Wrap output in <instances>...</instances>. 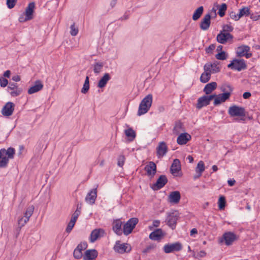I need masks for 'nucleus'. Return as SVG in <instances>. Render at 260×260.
<instances>
[{"label":"nucleus","mask_w":260,"mask_h":260,"mask_svg":"<svg viewBox=\"0 0 260 260\" xmlns=\"http://www.w3.org/2000/svg\"><path fill=\"white\" fill-rule=\"evenodd\" d=\"M222 93H229V98L233 90V88L229 84H223L220 87Z\"/></svg>","instance_id":"nucleus-35"},{"label":"nucleus","mask_w":260,"mask_h":260,"mask_svg":"<svg viewBox=\"0 0 260 260\" xmlns=\"http://www.w3.org/2000/svg\"><path fill=\"white\" fill-rule=\"evenodd\" d=\"M181 198L180 193L178 191H172L169 196V202L171 203H178Z\"/></svg>","instance_id":"nucleus-30"},{"label":"nucleus","mask_w":260,"mask_h":260,"mask_svg":"<svg viewBox=\"0 0 260 260\" xmlns=\"http://www.w3.org/2000/svg\"><path fill=\"white\" fill-rule=\"evenodd\" d=\"M70 29V34L72 36H75L78 34V29L77 27H75L74 23L71 25Z\"/></svg>","instance_id":"nucleus-50"},{"label":"nucleus","mask_w":260,"mask_h":260,"mask_svg":"<svg viewBox=\"0 0 260 260\" xmlns=\"http://www.w3.org/2000/svg\"><path fill=\"white\" fill-rule=\"evenodd\" d=\"M12 79L15 82H18L20 81V77L19 75H15L12 77Z\"/></svg>","instance_id":"nucleus-60"},{"label":"nucleus","mask_w":260,"mask_h":260,"mask_svg":"<svg viewBox=\"0 0 260 260\" xmlns=\"http://www.w3.org/2000/svg\"><path fill=\"white\" fill-rule=\"evenodd\" d=\"M115 251L119 253H124L130 252L131 247L127 243L121 244L120 241H117L113 248Z\"/></svg>","instance_id":"nucleus-5"},{"label":"nucleus","mask_w":260,"mask_h":260,"mask_svg":"<svg viewBox=\"0 0 260 260\" xmlns=\"http://www.w3.org/2000/svg\"><path fill=\"white\" fill-rule=\"evenodd\" d=\"M191 139V136L187 133L180 134L177 138V142L179 145L186 144Z\"/></svg>","instance_id":"nucleus-29"},{"label":"nucleus","mask_w":260,"mask_h":260,"mask_svg":"<svg viewBox=\"0 0 260 260\" xmlns=\"http://www.w3.org/2000/svg\"><path fill=\"white\" fill-rule=\"evenodd\" d=\"M117 0H111L110 3V6L112 8H114L116 3H117Z\"/></svg>","instance_id":"nucleus-62"},{"label":"nucleus","mask_w":260,"mask_h":260,"mask_svg":"<svg viewBox=\"0 0 260 260\" xmlns=\"http://www.w3.org/2000/svg\"><path fill=\"white\" fill-rule=\"evenodd\" d=\"M211 14L208 13L206 14L202 19L200 23V28L202 30H207L208 29L211 24Z\"/></svg>","instance_id":"nucleus-20"},{"label":"nucleus","mask_w":260,"mask_h":260,"mask_svg":"<svg viewBox=\"0 0 260 260\" xmlns=\"http://www.w3.org/2000/svg\"><path fill=\"white\" fill-rule=\"evenodd\" d=\"M35 8V3L31 2L28 4L25 11V19L31 20L33 18V13Z\"/></svg>","instance_id":"nucleus-24"},{"label":"nucleus","mask_w":260,"mask_h":260,"mask_svg":"<svg viewBox=\"0 0 260 260\" xmlns=\"http://www.w3.org/2000/svg\"><path fill=\"white\" fill-rule=\"evenodd\" d=\"M239 14L240 18L244 16H248L250 14V9L248 7H243L239 10Z\"/></svg>","instance_id":"nucleus-43"},{"label":"nucleus","mask_w":260,"mask_h":260,"mask_svg":"<svg viewBox=\"0 0 260 260\" xmlns=\"http://www.w3.org/2000/svg\"><path fill=\"white\" fill-rule=\"evenodd\" d=\"M129 17V15L127 12H125L124 14L120 18L121 21L127 20Z\"/></svg>","instance_id":"nucleus-58"},{"label":"nucleus","mask_w":260,"mask_h":260,"mask_svg":"<svg viewBox=\"0 0 260 260\" xmlns=\"http://www.w3.org/2000/svg\"><path fill=\"white\" fill-rule=\"evenodd\" d=\"M8 84V81L7 79L4 77H0V85L2 87H6Z\"/></svg>","instance_id":"nucleus-54"},{"label":"nucleus","mask_w":260,"mask_h":260,"mask_svg":"<svg viewBox=\"0 0 260 260\" xmlns=\"http://www.w3.org/2000/svg\"><path fill=\"white\" fill-rule=\"evenodd\" d=\"M98 255V251L95 249L87 250L83 256V260H95Z\"/></svg>","instance_id":"nucleus-23"},{"label":"nucleus","mask_w":260,"mask_h":260,"mask_svg":"<svg viewBox=\"0 0 260 260\" xmlns=\"http://www.w3.org/2000/svg\"><path fill=\"white\" fill-rule=\"evenodd\" d=\"M217 87V83L215 82H212L206 84L203 89L206 94H209Z\"/></svg>","instance_id":"nucleus-34"},{"label":"nucleus","mask_w":260,"mask_h":260,"mask_svg":"<svg viewBox=\"0 0 260 260\" xmlns=\"http://www.w3.org/2000/svg\"><path fill=\"white\" fill-rule=\"evenodd\" d=\"M164 234L161 229H158L151 232L149 235V238L153 240H159L163 237Z\"/></svg>","instance_id":"nucleus-27"},{"label":"nucleus","mask_w":260,"mask_h":260,"mask_svg":"<svg viewBox=\"0 0 260 260\" xmlns=\"http://www.w3.org/2000/svg\"><path fill=\"white\" fill-rule=\"evenodd\" d=\"M215 45L214 44H211L208 48L206 49V52L207 53H212V51L215 48Z\"/></svg>","instance_id":"nucleus-57"},{"label":"nucleus","mask_w":260,"mask_h":260,"mask_svg":"<svg viewBox=\"0 0 260 260\" xmlns=\"http://www.w3.org/2000/svg\"><path fill=\"white\" fill-rule=\"evenodd\" d=\"M73 255L74 257L77 259H80L83 256L82 252L77 248L75 249L73 252Z\"/></svg>","instance_id":"nucleus-45"},{"label":"nucleus","mask_w":260,"mask_h":260,"mask_svg":"<svg viewBox=\"0 0 260 260\" xmlns=\"http://www.w3.org/2000/svg\"><path fill=\"white\" fill-rule=\"evenodd\" d=\"M15 150L14 148L9 147L7 150L5 148L0 150V168L7 166L10 159L14 158Z\"/></svg>","instance_id":"nucleus-1"},{"label":"nucleus","mask_w":260,"mask_h":260,"mask_svg":"<svg viewBox=\"0 0 260 260\" xmlns=\"http://www.w3.org/2000/svg\"><path fill=\"white\" fill-rule=\"evenodd\" d=\"M251 93L249 92H245L243 94V97L244 99H247L251 96Z\"/></svg>","instance_id":"nucleus-59"},{"label":"nucleus","mask_w":260,"mask_h":260,"mask_svg":"<svg viewBox=\"0 0 260 260\" xmlns=\"http://www.w3.org/2000/svg\"><path fill=\"white\" fill-rule=\"evenodd\" d=\"M182 249V244L180 242L165 244L163 250L166 253H170L174 251H179Z\"/></svg>","instance_id":"nucleus-6"},{"label":"nucleus","mask_w":260,"mask_h":260,"mask_svg":"<svg viewBox=\"0 0 260 260\" xmlns=\"http://www.w3.org/2000/svg\"><path fill=\"white\" fill-rule=\"evenodd\" d=\"M97 187L98 185H96L95 188L91 189L87 194L85 199L87 203L90 205H93L94 204L97 197Z\"/></svg>","instance_id":"nucleus-14"},{"label":"nucleus","mask_w":260,"mask_h":260,"mask_svg":"<svg viewBox=\"0 0 260 260\" xmlns=\"http://www.w3.org/2000/svg\"><path fill=\"white\" fill-rule=\"evenodd\" d=\"M105 231L102 229H96L93 230L90 235V241L94 242L98 238L104 236Z\"/></svg>","instance_id":"nucleus-18"},{"label":"nucleus","mask_w":260,"mask_h":260,"mask_svg":"<svg viewBox=\"0 0 260 260\" xmlns=\"http://www.w3.org/2000/svg\"><path fill=\"white\" fill-rule=\"evenodd\" d=\"M92 67L94 74L98 75L102 72L104 67V63L100 61L95 62L92 64Z\"/></svg>","instance_id":"nucleus-36"},{"label":"nucleus","mask_w":260,"mask_h":260,"mask_svg":"<svg viewBox=\"0 0 260 260\" xmlns=\"http://www.w3.org/2000/svg\"><path fill=\"white\" fill-rule=\"evenodd\" d=\"M80 214L81 213H79L78 210H76L75 211V212L73 213L71 219L76 222V221Z\"/></svg>","instance_id":"nucleus-56"},{"label":"nucleus","mask_w":260,"mask_h":260,"mask_svg":"<svg viewBox=\"0 0 260 260\" xmlns=\"http://www.w3.org/2000/svg\"><path fill=\"white\" fill-rule=\"evenodd\" d=\"M250 47L247 45H242L237 48L236 50L237 56L241 57L245 56L246 58H249L252 56L251 53H249Z\"/></svg>","instance_id":"nucleus-8"},{"label":"nucleus","mask_w":260,"mask_h":260,"mask_svg":"<svg viewBox=\"0 0 260 260\" xmlns=\"http://www.w3.org/2000/svg\"><path fill=\"white\" fill-rule=\"evenodd\" d=\"M125 135L128 138L129 141H133L136 138V132L132 128H128L124 131Z\"/></svg>","instance_id":"nucleus-38"},{"label":"nucleus","mask_w":260,"mask_h":260,"mask_svg":"<svg viewBox=\"0 0 260 260\" xmlns=\"http://www.w3.org/2000/svg\"><path fill=\"white\" fill-rule=\"evenodd\" d=\"M218 207L220 209H222L225 207V200L224 197L221 196L218 200Z\"/></svg>","instance_id":"nucleus-46"},{"label":"nucleus","mask_w":260,"mask_h":260,"mask_svg":"<svg viewBox=\"0 0 260 260\" xmlns=\"http://www.w3.org/2000/svg\"><path fill=\"white\" fill-rule=\"evenodd\" d=\"M228 113L231 117H245L246 115L245 109L236 105L230 107Z\"/></svg>","instance_id":"nucleus-4"},{"label":"nucleus","mask_w":260,"mask_h":260,"mask_svg":"<svg viewBox=\"0 0 260 260\" xmlns=\"http://www.w3.org/2000/svg\"><path fill=\"white\" fill-rule=\"evenodd\" d=\"M233 39V36L230 33L223 32L220 31L216 37V40L218 42L221 44H225L228 41L232 40Z\"/></svg>","instance_id":"nucleus-15"},{"label":"nucleus","mask_w":260,"mask_h":260,"mask_svg":"<svg viewBox=\"0 0 260 260\" xmlns=\"http://www.w3.org/2000/svg\"><path fill=\"white\" fill-rule=\"evenodd\" d=\"M230 16L231 19L234 20L235 21H238L241 18L239 16V13L236 14L235 12L233 11L230 12Z\"/></svg>","instance_id":"nucleus-53"},{"label":"nucleus","mask_w":260,"mask_h":260,"mask_svg":"<svg viewBox=\"0 0 260 260\" xmlns=\"http://www.w3.org/2000/svg\"><path fill=\"white\" fill-rule=\"evenodd\" d=\"M168 182V179L165 175H162L157 179L156 182L152 185L151 188L154 190H157L162 188Z\"/></svg>","instance_id":"nucleus-11"},{"label":"nucleus","mask_w":260,"mask_h":260,"mask_svg":"<svg viewBox=\"0 0 260 260\" xmlns=\"http://www.w3.org/2000/svg\"><path fill=\"white\" fill-rule=\"evenodd\" d=\"M228 184L229 186H232L235 184V180L234 179H232V180L231 179V180H228Z\"/></svg>","instance_id":"nucleus-64"},{"label":"nucleus","mask_w":260,"mask_h":260,"mask_svg":"<svg viewBox=\"0 0 260 260\" xmlns=\"http://www.w3.org/2000/svg\"><path fill=\"white\" fill-rule=\"evenodd\" d=\"M8 91L12 96H17L20 94L22 90L18 88L16 83H10L8 87Z\"/></svg>","instance_id":"nucleus-17"},{"label":"nucleus","mask_w":260,"mask_h":260,"mask_svg":"<svg viewBox=\"0 0 260 260\" xmlns=\"http://www.w3.org/2000/svg\"><path fill=\"white\" fill-rule=\"evenodd\" d=\"M236 235L231 232L225 233L221 239V242L223 240L225 241V243L226 245L229 246L232 244L233 242L236 240Z\"/></svg>","instance_id":"nucleus-16"},{"label":"nucleus","mask_w":260,"mask_h":260,"mask_svg":"<svg viewBox=\"0 0 260 260\" xmlns=\"http://www.w3.org/2000/svg\"><path fill=\"white\" fill-rule=\"evenodd\" d=\"M214 6L218 8V14L222 17L225 15V12L227 9V5L225 3L222 4L220 6H219L217 3L214 4Z\"/></svg>","instance_id":"nucleus-37"},{"label":"nucleus","mask_w":260,"mask_h":260,"mask_svg":"<svg viewBox=\"0 0 260 260\" xmlns=\"http://www.w3.org/2000/svg\"><path fill=\"white\" fill-rule=\"evenodd\" d=\"M153 100V96L151 94H149L146 95L141 102V103L147 106L150 108Z\"/></svg>","instance_id":"nucleus-41"},{"label":"nucleus","mask_w":260,"mask_h":260,"mask_svg":"<svg viewBox=\"0 0 260 260\" xmlns=\"http://www.w3.org/2000/svg\"><path fill=\"white\" fill-rule=\"evenodd\" d=\"M179 218V213L177 211H174L168 214L167 222V224L172 229L176 227L177 221Z\"/></svg>","instance_id":"nucleus-9"},{"label":"nucleus","mask_w":260,"mask_h":260,"mask_svg":"<svg viewBox=\"0 0 260 260\" xmlns=\"http://www.w3.org/2000/svg\"><path fill=\"white\" fill-rule=\"evenodd\" d=\"M147 175L150 178H153L156 173V165L153 161H149L144 168Z\"/></svg>","instance_id":"nucleus-12"},{"label":"nucleus","mask_w":260,"mask_h":260,"mask_svg":"<svg viewBox=\"0 0 260 260\" xmlns=\"http://www.w3.org/2000/svg\"><path fill=\"white\" fill-rule=\"evenodd\" d=\"M89 89V77L87 76L86 77L83 86L81 89V92L85 94L87 92Z\"/></svg>","instance_id":"nucleus-42"},{"label":"nucleus","mask_w":260,"mask_h":260,"mask_svg":"<svg viewBox=\"0 0 260 260\" xmlns=\"http://www.w3.org/2000/svg\"><path fill=\"white\" fill-rule=\"evenodd\" d=\"M10 74H11V72L9 70H7L6 71L4 74V76L5 77H7V78H9L10 76Z\"/></svg>","instance_id":"nucleus-63"},{"label":"nucleus","mask_w":260,"mask_h":260,"mask_svg":"<svg viewBox=\"0 0 260 260\" xmlns=\"http://www.w3.org/2000/svg\"><path fill=\"white\" fill-rule=\"evenodd\" d=\"M204 170H205L204 163L203 161L201 160L198 162L197 166L196 168V171L197 175H196L194 176V178L197 179V178H199L202 175V174L204 171Z\"/></svg>","instance_id":"nucleus-33"},{"label":"nucleus","mask_w":260,"mask_h":260,"mask_svg":"<svg viewBox=\"0 0 260 260\" xmlns=\"http://www.w3.org/2000/svg\"><path fill=\"white\" fill-rule=\"evenodd\" d=\"M75 223H76L75 221L71 219V220L69 222V223L67 225V227L66 229V231L68 233H70L71 232V231L72 230L73 228H74V226L75 224Z\"/></svg>","instance_id":"nucleus-48"},{"label":"nucleus","mask_w":260,"mask_h":260,"mask_svg":"<svg viewBox=\"0 0 260 260\" xmlns=\"http://www.w3.org/2000/svg\"><path fill=\"white\" fill-rule=\"evenodd\" d=\"M160 221L158 220H155L153 221V226L154 227H158L159 226Z\"/></svg>","instance_id":"nucleus-61"},{"label":"nucleus","mask_w":260,"mask_h":260,"mask_svg":"<svg viewBox=\"0 0 260 260\" xmlns=\"http://www.w3.org/2000/svg\"><path fill=\"white\" fill-rule=\"evenodd\" d=\"M215 95H204L200 97L198 100L197 104V108L201 109L203 107L207 106L209 105L210 101L214 98Z\"/></svg>","instance_id":"nucleus-10"},{"label":"nucleus","mask_w":260,"mask_h":260,"mask_svg":"<svg viewBox=\"0 0 260 260\" xmlns=\"http://www.w3.org/2000/svg\"><path fill=\"white\" fill-rule=\"evenodd\" d=\"M149 109L150 108L148 107L147 106L143 104L142 103H140L139 106L137 115L138 116H141L142 115L146 113L149 111Z\"/></svg>","instance_id":"nucleus-39"},{"label":"nucleus","mask_w":260,"mask_h":260,"mask_svg":"<svg viewBox=\"0 0 260 260\" xmlns=\"http://www.w3.org/2000/svg\"><path fill=\"white\" fill-rule=\"evenodd\" d=\"M204 66L206 69L210 70L211 73H217L219 72L220 71V68L216 62H214L213 63L208 62L206 63Z\"/></svg>","instance_id":"nucleus-28"},{"label":"nucleus","mask_w":260,"mask_h":260,"mask_svg":"<svg viewBox=\"0 0 260 260\" xmlns=\"http://www.w3.org/2000/svg\"><path fill=\"white\" fill-rule=\"evenodd\" d=\"M216 58L218 60H225L228 57V54L224 51H221L217 53L216 55Z\"/></svg>","instance_id":"nucleus-44"},{"label":"nucleus","mask_w":260,"mask_h":260,"mask_svg":"<svg viewBox=\"0 0 260 260\" xmlns=\"http://www.w3.org/2000/svg\"><path fill=\"white\" fill-rule=\"evenodd\" d=\"M138 219L137 218H130L124 225L123 228V234L127 236L132 233L133 229L138 222Z\"/></svg>","instance_id":"nucleus-3"},{"label":"nucleus","mask_w":260,"mask_h":260,"mask_svg":"<svg viewBox=\"0 0 260 260\" xmlns=\"http://www.w3.org/2000/svg\"><path fill=\"white\" fill-rule=\"evenodd\" d=\"M15 105L13 103L7 102L2 110V114L5 116H10L12 115L14 110Z\"/></svg>","instance_id":"nucleus-13"},{"label":"nucleus","mask_w":260,"mask_h":260,"mask_svg":"<svg viewBox=\"0 0 260 260\" xmlns=\"http://www.w3.org/2000/svg\"><path fill=\"white\" fill-rule=\"evenodd\" d=\"M155 245L154 244H151L149 245H148L146 248H145L143 250V252L144 253H147L148 252H150L152 250L154 249L155 248Z\"/></svg>","instance_id":"nucleus-51"},{"label":"nucleus","mask_w":260,"mask_h":260,"mask_svg":"<svg viewBox=\"0 0 260 260\" xmlns=\"http://www.w3.org/2000/svg\"><path fill=\"white\" fill-rule=\"evenodd\" d=\"M212 95H215L214 98V105L215 106L218 105L221 103L225 102L230 98L229 93H221L218 95L214 94H212Z\"/></svg>","instance_id":"nucleus-21"},{"label":"nucleus","mask_w":260,"mask_h":260,"mask_svg":"<svg viewBox=\"0 0 260 260\" xmlns=\"http://www.w3.org/2000/svg\"><path fill=\"white\" fill-rule=\"evenodd\" d=\"M34 206H30L26 208L24 213V217H21L18 220V224L21 227L23 226L29 220L34 211Z\"/></svg>","instance_id":"nucleus-7"},{"label":"nucleus","mask_w":260,"mask_h":260,"mask_svg":"<svg viewBox=\"0 0 260 260\" xmlns=\"http://www.w3.org/2000/svg\"><path fill=\"white\" fill-rule=\"evenodd\" d=\"M43 87V85L40 80H37L35 82L34 85L30 87L28 90V93L29 94L36 93L41 90Z\"/></svg>","instance_id":"nucleus-26"},{"label":"nucleus","mask_w":260,"mask_h":260,"mask_svg":"<svg viewBox=\"0 0 260 260\" xmlns=\"http://www.w3.org/2000/svg\"><path fill=\"white\" fill-rule=\"evenodd\" d=\"M171 173L174 176H179L181 171L180 161L178 159H175L170 168Z\"/></svg>","instance_id":"nucleus-19"},{"label":"nucleus","mask_w":260,"mask_h":260,"mask_svg":"<svg viewBox=\"0 0 260 260\" xmlns=\"http://www.w3.org/2000/svg\"><path fill=\"white\" fill-rule=\"evenodd\" d=\"M87 247V244L85 242L81 243L77 246L76 247L78 249L80 250L82 252L83 250H85Z\"/></svg>","instance_id":"nucleus-55"},{"label":"nucleus","mask_w":260,"mask_h":260,"mask_svg":"<svg viewBox=\"0 0 260 260\" xmlns=\"http://www.w3.org/2000/svg\"><path fill=\"white\" fill-rule=\"evenodd\" d=\"M110 79L111 77L109 74L105 73L99 81L98 83V87L99 88H103L105 87Z\"/></svg>","instance_id":"nucleus-32"},{"label":"nucleus","mask_w":260,"mask_h":260,"mask_svg":"<svg viewBox=\"0 0 260 260\" xmlns=\"http://www.w3.org/2000/svg\"><path fill=\"white\" fill-rule=\"evenodd\" d=\"M122 225V222L120 219L114 220L113 222V230L117 235H121L122 233L121 230Z\"/></svg>","instance_id":"nucleus-25"},{"label":"nucleus","mask_w":260,"mask_h":260,"mask_svg":"<svg viewBox=\"0 0 260 260\" xmlns=\"http://www.w3.org/2000/svg\"><path fill=\"white\" fill-rule=\"evenodd\" d=\"M228 67L232 70L241 71L246 69L247 65L243 59H234L228 65Z\"/></svg>","instance_id":"nucleus-2"},{"label":"nucleus","mask_w":260,"mask_h":260,"mask_svg":"<svg viewBox=\"0 0 260 260\" xmlns=\"http://www.w3.org/2000/svg\"><path fill=\"white\" fill-rule=\"evenodd\" d=\"M17 0H7V5L8 8L12 9L15 6Z\"/></svg>","instance_id":"nucleus-52"},{"label":"nucleus","mask_w":260,"mask_h":260,"mask_svg":"<svg viewBox=\"0 0 260 260\" xmlns=\"http://www.w3.org/2000/svg\"><path fill=\"white\" fill-rule=\"evenodd\" d=\"M234 28L231 25L225 24L222 27V30L221 31L223 32H231L233 30Z\"/></svg>","instance_id":"nucleus-49"},{"label":"nucleus","mask_w":260,"mask_h":260,"mask_svg":"<svg viewBox=\"0 0 260 260\" xmlns=\"http://www.w3.org/2000/svg\"><path fill=\"white\" fill-rule=\"evenodd\" d=\"M125 159V156L123 155H119L117 158V165L122 167L124 164Z\"/></svg>","instance_id":"nucleus-47"},{"label":"nucleus","mask_w":260,"mask_h":260,"mask_svg":"<svg viewBox=\"0 0 260 260\" xmlns=\"http://www.w3.org/2000/svg\"><path fill=\"white\" fill-rule=\"evenodd\" d=\"M204 72L202 74L200 77V81L202 83H205L210 80L211 76V73L210 70L206 69L205 66H204Z\"/></svg>","instance_id":"nucleus-31"},{"label":"nucleus","mask_w":260,"mask_h":260,"mask_svg":"<svg viewBox=\"0 0 260 260\" xmlns=\"http://www.w3.org/2000/svg\"><path fill=\"white\" fill-rule=\"evenodd\" d=\"M168 151V147L165 142H160L156 148L157 156L158 158L163 157Z\"/></svg>","instance_id":"nucleus-22"},{"label":"nucleus","mask_w":260,"mask_h":260,"mask_svg":"<svg viewBox=\"0 0 260 260\" xmlns=\"http://www.w3.org/2000/svg\"><path fill=\"white\" fill-rule=\"evenodd\" d=\"M204 11V8L203 6L199 7L196 9L192 15V19L194 21L198 20L202 15Z\"/></svg>","instance_id":"nucleus-40"}]
</instances>
